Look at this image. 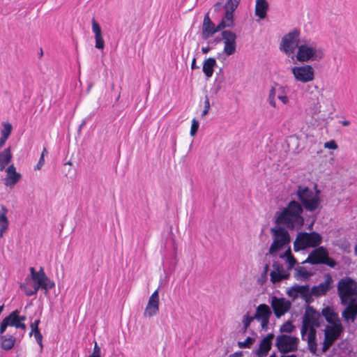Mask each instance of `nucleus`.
I'll return each instance as SVG.
<instances>
[{
    "mask_svg": "<svg viewBox=\"0 0 357 357\" xmlns=\"http://www.w3.org/2000/svg\"><path fill=\"white\" fill-rule=\"evenodd\" d=\"M304 210L312 213L303 202L291 199L286 206L275 213V224L282 225L291 231H298L305 225V218L303 215Z\"/></svg>",
    "mask_w": 357,
    "mask_h": 357,
    "instance_id": "f257e3e1",
    "label": "nucleus"
},
{
    "mask_svg": "<svg viewBox=\"0 0 357 357\" xmlns=\"http://www.w3.org/2000/svg\"><path fill=\"white\" fill-rule=\"evenodd\" d=\"M313 190L314 191L304 185H298L294 195L299 202H303L312 212L317 210L319 213L322 208L321 192L317 183L314 184Z\"/></svg>",
    "mask_w": 357,
    "mask_h": 357,
    "instance_id": "f03ea898",
    "label": "nucleus"
},
{
    "mask_svg": "<svg viewBox=\"0 0 357 357\" xmlns=\"http://www.w3.org/2000/svg\"><path fill=\"white\" fill-rule=\"evenodd\" d=\"M289 229L282 225L275 224L270 229L273 236V242L269 248L268 253L275 257L279 251L287 248L291 243V236Z\"/></svg>",
    "mask_w": 357,
    "mask_h": 357,
    "instance_id": "7ed1b4c3",
    "label": "nucleus"
},
{
    "mask_svg": "<svg viewBox=\"0 0 357 357\" xmlns=\"http://www.w3.org/2000/svg\"><path fill=\"white\" fill-rule=\"evenodd\" d=\"M324 56L323 50L317 48L315 42L304 40V42L301 43L297 48L296 58L298 61L304 63L310 61H319Z\"/></svg>",
    "mask_w": 357,
    "mask_h": 357,
    "instance_id": "20e7f679",
    "label": "nucleus"
},
{
    "mask_svg": "<svg viewBox=\"0 0 357 357\" xmlns=\"http://www.w3.org/2000/svg\"><path fill=\"white\" fill-rule=\"evenodd\" d=\"M220 31L222 37L216 36L213 40H208V45L215 46L223 40L225 43L223 54H225L227 56L233 55L236 51V34L230 30ZM222 54V53H218V59H220Z\"/></svg>",
    "mask_w": 357,
    "mask_h": 357,
    "instance_id": "39448f33",
    "label": "nucleus"
},
{
    "mask_svg": "<svg viewBox=\"0 0 357 357\" xmlns=\"http://www.w3.org/2000/svg\"><path fill=\"white\" fill-rule=\"evenodd\" d=\"M337 288L340 301H357V282L351 277L340 279Z\"/></svg>",
    "mask_w": 357,
    "mask_h": 357,
    "instance_id": "423d86ee",
    "label": "nucleus"
},
{
    "mask_svg": "<svg viewBox=\"0 0 357 357\" xmlns=\"http://www.w3.org/2000/svg\"><path fill=\"white\" fill-rule=\"evenodd\" d=\"M301 31L295 28L291 31L285 34L282 38L280 45V50L285 53L286 55L293 54L295 50L298 48L300 44L304 42V40H300L299 36Z\"/></svg>",
    "mask_w": 357,
    "mask_h": 357,
    "instance_id": "0eeeda50",
    "label": "nucleus"
},
{
    "mask_svg": "<svg viewBox=\"0 0 357 357\" xmlns=\"http://www.w3.org/2000/svg\"><path fill=\"white\" fill-rule=\"evenodd\" d=\"M323 324L324 321L321 318L320 313L313 306L306 305L301 329L302 340H305L306 327L307 326L320 327Z\"/></svg>",
    "mask_w": 357,
    "mask_h": 357,
    "instance_id": "6e6552de",
    "label": "nucleus"
},
{
    "mask_svg": "<svg viewBox=\"0 0 357 357\" xmlns=\"http://www.w3.org/2000/svg\"><path fill=\"white\" fill-rule=\"evenodd\" d=\"M298 343L297 337L281 334L276 337L275 347L281 354H285L297 351Z\"/></svg>",
    "mask_w": 357,
    "mask_h": 357,
    "instance_id": "1a4fd4ad",
    "label": "nucleus"
},
{
    "mask_svg": "<svg viewBox=\"0 0 357 357\" xmlns=\"http://www.w3.org/2000/svg\"><path fill=\"white\" fill-rule=\"evenodd\" d=\"M291 73L295 79L302 83L310 82L314 77V70L310 65L294 66L291 68Z\"/></svg>",
    "mask_w": 357,
    "mask_h": 357,
    "instance_id": "9d476101",
    "label": "nucleus"
},
{
    "mask_svg": "<svg viewBox=\"0 0 357 357\" xmlns=\"http://www.w3.org/2000/svg\"><path fill=\"white\" fill-rule=\"evenodd\" d=\"M271 305L275 316L279 319L291 309V301L283 297L278 298L273 296Z\"/></svg>",
    "mask_w": 357,
    "mask_h": 357,
    "instance_id": "9b49d317",
    "label": "nucleus"
},
{
    "mask_svg": "<svg viewBox=\"0 0 357 357\" xmlns=\"http://www.w3.org/2000/svg\"><path fill=\"white\" fill-rule=\"evenodd\" d=\"M222 24L215 25L209 17V13H206L204 17L202 27V38L204 40H208L213 37L216 33L222 31Z\"/></svg>",
    "mask_w": 357,
    "mask_h": 357,
    "instance_id": "f8f14e48",
    "label": "nucleus"
},
{
    "mask_svg": "<svg viewBox=\"0 0 357 357\" xmlns=\"http://www.w3.org/2000/svg\"><path fill=\"white\" fill-rule=\"evenodd\" d=\"M29 271L33 282L44 287L45 290H50L55 286L54 282L46 275L43 267H40L38 271H36L33 267H31Z\"/></svg>",
    "mask_w": 357,
    "mask_h": 357,
    "instance_id": "ddd939ff",
    "label": "nucleus"
},
{
    "mask_svg": "<svg viewBox=\"0 0 357 357\" xmlns=\"http://www.w3.org/2000/svg\"><path fill=\"white\" fill-rule=\"evenodd\" d=\"M328 249L324 246H318L314 248L308 255L307 259L302 264H310L311 265H321L323 260L327 257Z\"/></svg>",
    "mask_w": 357,
    "mask_h": 357,
    "instance_id": "4468645a",
    "label": "nucleus"
},
{
    "mask_svg": "<svg viewBox=\"0 0 357 357\" xmlns=\"http://www.w3.org/2000/svg\"><path fill=\"white\" fill-rule=\"evenodd\" d=\"M273 270L270 273V280L273 284L278 283L282 280H288L290 273L284 269L283 265L278 261L273 262Z\"/></svg>",
    "mask_w": 357,
    "mask_h": 357,
    "instance_id": "2eb2a0df",
    "label": "nucleus"
},
{
    "mask_svg": "<svg viewBox=\"0 0 357 357\" xmlns=\"http://www.w3.org/2000/svg\"><path fill=\"white\" fill-rule=\"evenodd\" d=\"M345 308L342 312V317L344 321L354 322L357 319V301H340Z\"/></svg>",
    "mask_w": 357,
    "mask_h": 357,
    "instance_id": "dca6fc26",
    "label": "nucleus"
},
{
    "mask_svg": "<svg viewBox=\"0 0 357 357\" xmlns=\"http://www.w3.org/2000/svg\"><path fill=\"white\" fill-rule=\"evenodd\" d=\"M325 280L318 285L312 287L311 291L316 297L324 296L333 288V280L331 275L328 273L324 275Z\"/></svg>",
    "mask_w": 357,
    "mask_h": 357,
    "instance_id": "f3484780",
    "label": "nucleus"
},
{
    "mask_svg": "<svg viewBox=\"0 0 357 357\" xmlns=\"http://www.w3.org/2000/svg\"><path fill=\"white\" fill-rule=\"evenodd\" d=\"M299 236H302L307 248H316L322 243V236L314 231L310 232L300 231Z\"/></svg>",
    "mask_w": 357,
    "mask_h": 357,
    "instance_id": "a211bd4d",
    "label": "nucleus"
},
{
    "mask_svg": "<svg viewBox=\"0 0 357 357\" xmlns=\"http://www.w3.org/2000/svg\"><path fill=\"white\" fill-rule=\"evenodd\" d=\"M159 293L158 289H156L149 298L144 312V317H152L156 315L159 312Z\"/></svg>",
    "mask_w": 357,
    "mask_h": 357,
    "instance_id": "6ab92c4d",
    "label": "nucleus"
},
{
    "mask_svg": "<svg viewBox=\"0 0 357 357\" xmlns=\"http://www.w3.org/2000/svg\"><path fill=\"white\" fill-rule=\"evenodd\" d=\"M344 331V328L340 320H337V321L334 324H328L326 326L324 335L326 338L336 341L341 337Z\"/></svg>",
    "mask_w": 357,
    "mask_h": 357,
    "instance_id": "aec40b11",
    "label": "nucleus"
},
{
    "mask_svg": "<svg viewBox=\"0 0 357 357\" xmlns=\"http://www.w3.org/2000/svg\"><path fill=\"white\" fill-rule=\"evenodd\" d=\"M91 24L92 31L95 35V47L98 50H102L105 47V41L102 38L101 27L94 17L92 18Z\"/></svg>",
    "mask_w": 357,
    "mask_h": 357,
    "instance_id": "412c9836",
    "label": "nucleus"
},
{
    "mask_svg": "<svg viewBox=\"0 0 357 357\" xmlns=\"http://www.w3.org/2000/svg\"><path fill=\"white\" fill-rule=\"evenodd\" d=\"M321 317H324L325 320L328 323V324H334L337 320H340L338 314L335 312L333 306H326L324 307L320 313Z\"/></svg>",
    "mask_w": 357,
    "mask_h": 357,
    "instance_id": "4be33fe9",
    "label": "nucleus"
},
{
    "mask_svg": "<svg viewBox=\"0 0 357 357\" xmlns=\"http://www.w3.org/2000/svg\"><path fill=\"white\" fill-rule=\"evenodd\" d=\"M272 314V311L269 306L265 303L259 305L256 307V311L254 314L257 321L270 319Z\"/></svg>",
    "mask_w": 357,
    "mask_h": 357,
    "instance_id": "5701e85b",
    "label": "nucleus"
},
{
    "mask_svg": "<svg viewBox=\"0 0 357 357\" xmlns=\"http://www.w3.org/2000/svg\"><path fill=\"white\" fill-rule=\"evenodd\" d=\"M215 66H217V61L214 57H209L204 61L202 71L206 79H209L213 76Z\"/></svg>",
    "mask_w": 357,
    "mask_h": 357,
    "instance_id": "b1692460",
    "label": "nucleus"
},
{
    "mask_svg": "<svg viewBox=\"0 0 357 357\" xmlns=\"http://www.w3.org/2000/svg\"><path fill=\"white\" fill-rule=\"evenodd\" d=\"M269 4L266 0H256L255 14L260 20H264L267 16Z\"/></svg>",
    "mask_w": 357,
    "mask_h": 357,
    "instance_id": "393cba45",
    "label": "nucleus"
},
{
    "mask_svg": "<svg viewBox=\"0 0 357 357\" xmlns=\"http://www.w3.org/2000/svg\"><path fill=\"white\" fill-rule=\"evenodd\" d=\"M7 213L8 208L1 204L0 210V238L3 236V234L8 229L9 221L6 215Z\"/></svg>",
    "mask_w": 357,
    "mask_h": 357,
    "instance_id": "a878e982",
    "label": "nucleus"
},
{
    "mask_svg": "<svg viewBox=\"0 0 357 357\" xmlns=\"http://www.w3.org/2000/svg\"><path fill=\"white\" fill-rule=\"evenodd\" d=\"M16 337L12 335H0V347L2 349L8 351L14 347Z\"/></svg>",
    "mask_w": 357,
    "mask_h": 357,
    "instance_id": "bb28decb",
    "label": "nucleus"
},
{
    "mask_svg": "<svg viewBox=\"0 0 357 357\" xmlns=\"http://www.w3.org/2000/svg\"><path fill=\"white\" fill-rule=\"evenodd\" d=\"M13 155L10 148L8 147L0 152V171H3L6 167L10 162Z\"/></svg>",
    "mask_w": 357,
    "mask_h": 357,
    "instance_id": "cd10ccee",
    "label": "nucleus"
},
{
    "mask_svg": "<svg viewBox=\"0 0 357 357\" xmlns=\"http://www.w3.org/2000/svg\"><path fill=\"white\" fill-rule=\"evenodd\" d=\"M219 24H222L221 26L222 31H223L225 28L233 27L234 24V13L225 10Z\"/></svg>",
    "mask_w": 357,
    "mask_h": 357,
    "instance_id": "c85d7f7f",
    "label": "nucleus"
},
{
    "mask_svg": "<svg viewBox=\"0 0 357 357\" xmlns=\"http://www.w3.org/2000/svg\"><path fill=\"white\" fill-rule=\"evenodd\" d=\"M22 178V174L19 172L15 174H6L3 179L6 186L12 188L16 185Z\"/></svg>",
    "mask_w": 357,
    "mask_h": 357,
    "instance_id": "c756f323",
    "label": "nucleus"
},
{
    "mask_svg": "<svg viewBox=\"0 0 357 357\" xmlns=\"http://www.w3.org/2000/svg\"><path fill=\"white\" fill-rule=\"evenodd\" d=\"M272 347V343L264 342L260 341L259 348L255 350V353L258 357H266Z\"/></svg>",
    "mask_w": 357,
    "mask_h": 357,
    "instance_id": "7c9ffc66",
    "label": "nucleus"
},
{
    "mask_svg": "<svg viewBox=\"0 0 357 357\" xmlns=\"http://www.w3.org/2000/svg\"><path fill=\"white\" fill-rule=\"evenodd\" d=\"M295 271V277L302 280H306L313 275L312 273L307 271L303 266H298Z\"/></svg>",
    "mask_w": 357,
    "mask_h": 357,
    "instance_id": "2f4dec72",
    "label": "nucleus"
},
{
    "mask_svg": "<svg viewBox=\"0 0 357 357\" xmlns=\"http://www.w3.org/2000/svg\"><path fill=\"white\" fill-rule=\"evenodd\" d=\"M4 319L7 322L8 326L16 327L17 324L20 322L17 319V310H15L11 312Z\"/></svg>",
    "mask_w": 357,
    "mask_h": 357,
    "instance_id": "473e14b6",
    "label": "nucleus"
},
{
    "mask_svg": "<svg viewBox=\"0 0 357 357\" xmlns=\"http://www.w3.org/2000/svg\"><path fill=\"white\" fill-rule=\"evenodd\" d=\"M297 289L298 290V293H299V296L303 298L304 296L307 295L311 292V289L310 288V285L307 284L303 285H299L298 284H295L292 286V289Z\"/></svg>",
    "mask_w": 357,
    "mask_h": 357,
    "instance_id": "72a5a7b5",
    "label": "nucleus"
},
{
    "mask_svg": "<svg viewBox=\"0 0 357 357\" xmlns=\"http://www.w3.org/2000/svg\"><path fill=\"white\" fill-rule=\"evenodd\" d=\"M225 84V77H215L214 85L211 91L213 93L218 94L220 90L224 87Z\"/></svg>",
    "mask_w": 357,
    "mask_h": 357,
    "instance_id": "f704fd0d",
    "label": "nucleus"
},
{
    "mask_svg": "<svg viewBox=\"0 0 357 357\" xmlns=\"http://www.w3.org/2000/svg\"><path fill=\"white\" fill-rule=\"evenodd\" d=\"M241 0H227L224 4L223 8L226 11L234 13V10L237 8Z\"/></svg>",
    "mask_w": 357,
    "mask_h": 357,
    "instance_id": "c9c22d12",
    "label": "nucleus"
},
{
    "mask_svg": "<svg viewBox=\"0 0 357 357\" xmlns=\"http://www.w3.org/2000/svg\"><path fill=\"white\" fill-rule=\"evenodd\" d=\"M306 245L305 244L302 236H299V232L297 234L296 238L294 243V250L298 252L301 250L306 249Z\"/></svg>",
    "mask_w": 357,
    "mask_h": 357,
    "instance_id": "e433bc0d",
    "label": "nucleus"
},
{
    "mask_svg": "<svg viewBox=\"0 0 357 357\" xmlns=\"http://www.w3.org/2000/svg\"><path fill=\"white\" fill-rule=\"evenodd\" d=\"M295 328V326L293 324L292 321L289 320L284 322L280 328V331L281 333H291Z\"/></svg>",
    "mask_w": 357,
    "mask_h": 357,
    "instance_id": "4c0bfd02",
    "label": "nucleus"
},
{
    "mask_svg": "<svg viewBox=\"0 0 357 357\" xmlns=\"http://www.w3.org/2000/svg\"><path fill=\"white\" fill-rule=\"evenodd\" d=\"M2 126L3 128L1 130V135L3 136V137L9 138L13 130L11 123L8 122H3Z\"/></svg>",
    "mask_w": 357,
    "mask_h": 357,
    "instance_id": "58836bf2",
    "label": "nucleus"
},
{
    "mask_svg": "<svg viewBox=\"0 0 357 357\" xmlns=\"http://www.w3.org/2000/svg\"><path fill=\"white\" fill-rule=\"evenodd\" d=\"M268 271H269V264H266L264 266V270L261 272L260 277L259 278V279L257 280V282L259 284L263 285L267 281V279H268L267 275H268Z\"/></svg>",
    "mask_w": 357,
    "mask_h": 357,
    "instance_id": "ea45409f",
    "label": "nucleus"
},
{
    "mask_svg": "<svg viewBox=\"0 0 357 357\" xmlns=\"http://www.w3.org/2000/svg\"><path fill=\"white\" fill-rule=\"evenodd\" d=\"M255 342V337H248L244 341L238 342V346L241 349L250 348L251 345Z\"/></svg>",
    "mask_w": 357,
    "mask_h": 357,
    "instance_id": "a19ab883",
    "label": "nucleus"
},
{
    "mask_svg": "<svg viewBox=\"0 0 357 357\" xmlns=\"http://www.w3.org/2000/svg\"><path fill=\"white\" fill-rule=\"evenodd\" d=\"M312 119H314L315 122H317V126H321L324 124L326 119V115L321 114L320 111L318 113L314 112L312 114Z\"/></svg>",
    "mask_w": 357,
    "mask_h": 357,
    "instance_id": "79ce46f5",
    "label": "nucleus"
},
{
    "mask_svg": "<svg viewBox=\"0 0 357 357\" xmlns=\"http://www.w3.org/2000/svg\"><path fill=\"white\" fill-rule=\"evenodd\" d=\"M321 264L326 265L330 268H334L337 265V262L334 258L329 257V252H328L327 257L324 259V260H323Z\"/></svg>",
    "mask_w": 357,
    "mask_h": 357,
    "instance_id": "37998d69",
    "label": "nucleus"
},
{
    "mask_svg": "<svg viewBox=\"0 0 357 357\" xmlns=\"http://www.w3.org/2000/svg\"><path fill=\"white\" fill-rule=\"evenodd\" d=\"M317 328L312 326H307L306 327V332L308 331L307 340H316Z\"/></svg>",
    "mask_w": 357,
    "mask_h": 357,
    "instance_id": "c03bdc74",
    "label": "nucleus"
},
{
    "mask_svg": "<svg viewBox=\"0 0 357 357\" xmlns=\"http://www.w3.org/2000/svg\"><path fill=\"white\" fill-rule=\"evenodd\" d=\"M275 93H276V90H275V87L273 86L269 91L268 98L270 105H271L273 107H276V102L275 100Z\"/></svg>",
    "mask_w": 357,
    "mask_h": 357,
    "instance_id": "a18cd8bd",
    "label": "nucleus"
},
{
    "mask_svg": "<svg viewBox=\"0 0 357 357\" xmlns=\"http://www.w3.org/2000/svg\"><path fill=\"white\" fill-rule=\"evenodd\" d=\"M318 213H319L317 212V214L309 215L307 216V221L310 220V222H309V224H307L306 226L307 229L312 230L313 229V226L317 220Z\"/></svg>",
    "mask_w": 357,
    "mask_h": 357,
    "instance_id": "49530a36",
    "label": "nucleus"
},
{
    "mask_svg": "<svg viewBox=\"0 0 357 357\" xmlns=\"http://www.w3.org/2000/svg\"><path fill=\"white\" fill-rule=\"evenodd\" d=\"M199 121L196 119H193L192 121L190 132L191 136L193 137L197 134V132L199 130Z\"/></svg>",
    "mask_w": 357,
    "mask_h": 357,
    "instance_id": "de8ad7c7",
    "label": "nucleus"
},
{
    "mask_svg": "<svg viewBox=\"0 0 357 357\" xmlns=\"http://www.w3.org/2000/svg\"><path fill=\"white\" fill-rule=\"evenodd\" d=\"M297 289H292V286L289 287L287 291V294L289 297L291 298L292 301H294L298 296L299 293Z\"/></svg>",
    "mask_w": 357,
    "mask_h": 357,
    "instance_id": "09e8293b",
    "label": "nucleus"
},
{
    "mask_svg": "<svg viewBox=\"0 0 357 357\" xmlns=\"http://www.w3.org/2000/svg\"><path fill=\"white\" fill-rule=\"evenodd\" d=\"M33 335L34 336L36 342L40 347V351H42L43 349V335L41 334L40 331H36L35 333H33Z\"/></svg>",
    "mask_w": 357,
    "mask_h": 357,
    "instance_id": "8fccbe9b",
    "label": "nucleus"
},
{
    "mask_svg": "<svg viewBox=\"0 0 357 357\" xmlns=\"http://www.w3.org/2000/svg\"><path fill=\"white\" fill-rule=\"evenodd\" d=\"M40 323V320L39 319H36L33 322L31 323L30 327H31V330L29 333L30 337L33 335V333L40 331V329L38 328Z\"/></svg>",
    "mask_w": 357,
    "mask_h": 357,
    "instance_id": "3c124183",
    "label": "nucleus"
},
{
    "mask_svg": "<svg viewBox=\"0 0 357 357\" xmlns=\"http://www.w3.org/2000/svg\"><path fill=\"white\" fill-rule=\"evenodd\" d=\"M255 319V316H250L249 313L248 312L246 314L243 316V324L245 327H249L251 322Z\"/></svg>",
    "mask_w": 357,
    "mask_h": 357,
    "instance_id": "603ef678",
    "label": "nucleus"
},
{
    "mask_svg": "<svg viewBox=\"0 0 357 357\" xmlns=\"http://www.w3.org/2000/svg\"><path fill=\"white\" fill-rule=\"evenodd\" d=\"M339 248L340 249H341L343 252H347V253H349L351 252V250H350V248H351V244L350 243L347 241V240H344L343 241L340 245H339Z\"/></svg>",
    "mask_w": 357,
    "mask_h": 357,
    "instance_id": "864d4df0",
    "label": "nucleus"
},
{
    "mask_svg": "<svg viewBox=\"0 0 357 357\" xmlns=\"http://www.w3.org/2000/svg\"><path fill=\"white\" fill-rule=\"evenodd\" d=\"M335 340H331V339H328V338H326V336L324 335V342H323V351H327L331 347V345L334 343Z\"/></svg>",
    "mask_w": 357,
    "mask_h": 357,
    "instance_id": "5fc2aeb1",
    "label": "nucleus"
},
{
    "mask_svg": "<svg viewBox=\"0 0 357 357\" xmlns=\"http://www.w3.org/2000/svg\"><path fill=\"white\" fill-rule=\"evenodd\" d=\"M291 257H293L291 254V248L289 247L284 252L281 253L279 255V257L286 261V259H290Z\"/></svg>",
    "mask_w": 357,
    "mask_h": 357,
    "instance_id": "6e6d98bb",
    "label": "nucleus"
},
{
    "mask_svg": "<svg viewBox=\"0 0 357 357\" xmlns=\"http://www.w3.org/2000/svg\"><path fill=\"white\" fill-rule=\"evenodd\" d=\"M285 261L287 264V271H291L294 267L295 264H297V261L294 256L287 260L286 259Z\"/></svg>",
    "mask_w": 357,
    "mask_h": 357,
    "instance_id": "4d7b16f0",
    "label": "nucleus"
},
{
    "mask_svg": "<svg viewBox=\"0 0 357 357\" xmlns=\"http://www.w3.org/2000/svg\"><path fill=\"white\" fill-rule=\"evenodd\" d=\"M325 148H327L331 150H335L337 149L338 146L336 143V142L333 139L330 140L325 143L324 144Z\"/></svg>",
    "mask_w": 357,
    "mask_h": 357,
    "instance_id": "13d9d810",
    "label": "nucleus"
},
{
    "mask_svg": "<svg viewBox=\"0 0 357 357\" xmlns=\"http://www.w3.org/2000/svg\"><path fill=\"white\" fill-rule=\"evenodd\" d=\"M307 343H308V349H310V351L312 353L314 354L317 351V347L316 340H307Z\"/></svg>",
    "mask_w": 357,
    "mask_h": 357,
    "instance_id": "bf43d9fd",
    "label": "nucleus"
},
{
    "mask_svg": "<svg viewBox=\"0 0 357 357\" xmlns=\"http://www.w3.org/2000/svg\"><path fill=\"white\" fill-rule=\"evenodd\" d=\"M8 325L6 320L3 319L0 323V335H4L3 333L6 332Z\"/></svg>",
    "mask_w": 357,
    "mask_h": 357,
    "instance_id": "052dcab7",
    "label": "nucleus"
},
{
    "mask_svg": "<svg viewBox=\"0 0 357 357\" xmlns=\"http://www.w3.org/2000/svg\"><path fill=\"white\" fill-rule=\"evenodd\" d=\"M312 296H314V294L311 291L310 293L303 298L307 305H310V304L314 301Z\"/></svg>",
    "mask_w": 357,
    "mask_h": 357,
    "instance_id": "680f3d73",
    "label": "nucleus"
},
{
    "mask_svg": "<svg viewBox=\"0 0 357 357\" xmlns=\"http://www.w3.org/2000/svg\"><path fill=\"white\" fill-rule=\"evenodd\" d=\"M275 335L273 333H270L267 334L264 337L262 338L263 343L267 342V343H272V340L274 338Z\"/></svg>",
    "mask_w": 357,
    "mask_h": 357,
    "instance_id": "e2e57ef3",
    "label": "nucleus"
},
{
    "mask_svg": "<svg viewBox=\"0 0 357 357\" xmlns=\"http://www.w3.org/2000/svg\"><path fill=\"white\" fill-rule=\"evenodd\" d=\"M269 319H262V320L259 321L261 322V326L262 330H264V331L268 330V324H269Z\"/></svg>",
    "mask_w": 357,
    "mask_h": 357,
    "instance_id": "0e129e2a",
    "label": "nucleus"
},
{
    "mask_svg": "<svg viewBox=\"0 0 357 357\" xmlns=\"http://www.w3.org/2000/svg\"><path fill=\"white\" fill-rule=\"evenodd\" d=\"M44 164H45V159H44V158H43V155H40L38 163L36 164V165L34 167V169L35 170L40 169L41 167L44 165Z\"/></svg>",
    "mask_w": 357,
    "mask_h": 357,
    "instance_id": "69168bd1",
    "label": "nucleus"
},
{
    "mask_svg": "<svg viewBox=\"0 0 357 357\" xmlns=\"http://www.w3.org/2000/svg\"><path fill=\"white\" fill-rule=\"evenodd\" d=\"M31 280H32V279L31 278V275L27 276L25 278L24 282L20 283V289H25V287H26L27 284L30 282Z\"/></svg>",
    "mask_w": 357,
    "mask_h": 357,
    "instance_id": "338daca9",
    "label": "nucleus"
},
{
    "mask_svg": "<svg viewBox=\"0 0 357 357\" xmlns=\"http://www.w3.org/2000/svg\"><path fill=\"white\" fill-rule=\"evenodd\" d=\"M4 170H6L7 174L17 173L16 172V168H15V167L14 166L13 164L9 165L7 167V169H5Z\"/></svg>",
    "mask_w": 357,
    "mask_h": 357,
    "instance_id": "774afa93",
    "label": "nucleus"
}]
</instances>
